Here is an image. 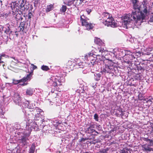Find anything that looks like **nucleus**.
Returning <instances> with one entry per match:
<instances>
[{"label":"nucleus","instance_id":"412c9836","mask_svg":"<svg viewBox=\"0 0 153 153\" xmlns=\"http://www.w3.org/2000/svg\"><path fill=\"white\" fill-rule=\"evenodd\" d=\"M53 4H51L49 5H48L47 6V7L45 10V12L47 13L48 12L53 10Z\"/></svg>","mask_w":153,"mask_h":153},{"label":"nucleus","instance_id":"473e14b6","mask_svg":"<svg viewBox=\"0 0 153 153\" xmlns=\"http://www.w3.org/2000/svg\"><path fill=\"white\" fill-rule=\"evenodd\" d=\"M67 8V7L65 5H62L60 9V11L63 13H64L66 11Z\"/></svg>","mask_w":153,"mask_h":153},{"label":"nucleus","instance_id":"a211bd4d","mask_svg":"<svg viewBox=\"0 0 153 153\" xmlns=\"http://www.w3.org/2000/svg\"><path fill=\"white\" fill-rule=\"evenodd\" d=\"M25 22L23 21L20 22V24L18 27V29H19V32L23 31L24 30L25 27Z\"/></svg>","mask_w":153,"mask_h":153},{"label":"nucleus","instance_id":"72a5a7b5","mask_svg":"<svg viewBox=\"0 0 153 153\" xmlns=\"http://www.w3.org/2000/svg\"><path fill=\"white\" fill-rule=\"evenodd\" d=\"M35 145L33 144H32L30 148V153H33L35 150Z\"/></svg>","mask_w":153,"mask_h":153},{"label":"nucleus","instance_id":"c756f323","mask_svg":"<svg viewBox=\"0 0 153 153\" xmlns=\"http://www.w3.org/2000/svg\"><path fill=\"white\" fill-rule=\"evenodd\" d=\"M134 81V80H130L128 82V84L131 86H133L135 87L137 85V84L136 83H133L132 82H133Z\"/></svg>","mask_w":153,"mask_h":153},{"label":"nucleus","instance_id":"f3484780","mask_svg":"<svg viewBox=\"0 0 153 153\" xmlns=\"http://www.w3.org/2000/svg\"><path fill=\"white\" fill-rule=\"evenodd\" d=\"M74 60H68V62L64 64V67L67 68H70V66L73 65V64L74 63Z\"/></svg>","mask_w":153,"mask_h":153},{"label":"nucleus","instance_id":"c03bdc74","mask_svg":"<svg viewBox=\"0 0 153 153\" xmlns=\"http://www.w3.org/2000/svg\"><path fill=\"white\" fill-rule=\"evenodd\" d=\"M121 107H119L117 110L116 112H118L120 114L123 111Z\"/></svg>","mask_w":153,"mask_h":153},{"label":"nucleus","instance_id":"f03ea898","mask_svg":"<svg viewBox=\"0 0 153 153\" xmlns=\"http://www.w3.org/2000/svg\"><path fill=\"white\" fill-rule=\"evenodd\" d=\"M37 126V124L34 121L30 119L28 120L27 122L26 123L25 129L23 132L26 136H29L33 129H36V128Z\"/></svg>","mask_w":153,"mask_h":153},{"label":"nucleus","instance_id":"79ce46f5","mask_svg":"<svg viewBox=\"0 0 153 153\" xmlns=\"http://www.w3.org/2000/svg\"><path fill=\"white\" fill-rule=\"evenodd\" d=\"M94 119L96 121H98V115L97 114H95L94 116Z\"/></svg>","mask_w":153,"mask_h":153},{"label":"nucleus","instance_id":"7ed1b4c3","mask_svg":"<svg viewBox=\"0 0 153 153\" xmlns=\"http://www.w3.org/2000/svg\"><path fill=\"white\" fill-rule=\"evenodd\" d=\"M12 15L13 17L14 18V19L16 20L17 23L20 20H22L23 19L22 12L17 8L15 10L14 9V10L12 11Z\"/></svg>","mask_w":153,"mask_h":153},{"label":"nucleus","instance_id":"2eb2a0df","mask_svg":"<svg viewBox=\"0 0 153 153\" xmlns=\"http://www.w3.org/2000/svg\"><path fill=\"white\" fill-rule=\"evenodd\" d=\"M111 15L107 12H105L102 13V18L103 20L105 21L107 19L110 18V17L111 16Z\"/></svg>","mask_w":153,"mask_h":153},{"label":"nucleus","instance_id":"a18cd8bd","mask_svg":"<svg viewBox=\"0 0 153 153\" xmlns=\"http://www.w3.org/2000/svg\"><path fill=\"white\" fill-rule=\"evenodd\" d=\"M13 82L14 84L16 85L19 83V80L13 79Z\"/></svg>","mask_w":153,"mask_h":153},{"label":"nucleus","instance_id":"a878e982","mask_svg":"<svg viewBox=\"0 0 153 153\" xmlns=\"http://www.w3.org/2000/svg\"><path fill=\"white\" fill-rule=\"evenodd\" d=\"M74 5L75 6H79L83 3L82 0H74Z\"/></svg>","mask_w":153,"mask_h":153},{"label":"nucleus","instance_id":"6ab92c4d","mask_svg":"<svg viewBox=\"0 0 153 153\" xmlns=\"http://www.w3.org/2000/svg\"><path fill=\"white\" fill-rule=\"evenodd\" d=\"M51 78L52 79L53 81V82L52 84V85L54 87H55L57 86L58 82L59 83V84L61 83L58 79H56V77H55L54 76H53Z\"/></svg>","mask_w":153,"mask_h":153},{"label":"nucleus","instance_id":"7c9ffc66","mask_svg":"<svg viewBox=\"0 0 153 153\" xmlns=\"http://www.w3.org/2000/svg\"><path fill=\"white\" fill-rule=\"evenodd\" d=\"M74 0H69L67 2L65 3L66 5L69 6L71 5L72 4H73L74 5Z\"/></svg>","mask_w":153,"mask_h":153},{"label":"nucleus","instance_id":"680f3d73","mask_svg":"<svg viewBox=\"0 0 153 153\" xmlns=\"http://www.w3.org/2000/svg\"><path fill=\"white\" fill-rule=\"evenodd\" d=\"M3 27L2 26L0 25V32H1V29Z\"/></svg>","mask_w":153,"mask_h":153},{"label":"nucleus","instance_id":"6e6d98bb","mask_svg":"<svg viewBox=\"0 0 153 153\" xmlns=\"http://www.w3.org/2000/svg\"><path fill=\"white\" fill-rule=\"evenodd\" d=\"M153 99V98L151 97V98H150L149 99V100H148L147 101V102H150V104H151L152 100Z\"/></svg>","mask_w":153,"mask_h":153},{"label":"nucleus","instance_id":"c85d7f7f","mask_svg":"<svg viewBox=\"0 0 153 153\" xmlns=\"http://www.w3.org/2000/svg\"><path fill=\"white\" fill-rule=\"evenodd\" d=\"M31 76V73H30L29 74H27L26 77H23L22 78L23 79V80L25 82L26 81H27Z\"/></svg>","mask_w":153,"mask_h":153},{"label":"nucleus","instance_id":"c9c22d12","mask_svg":"<svg viewBox=\"0 0 153 153\" xmlns=\"http://www.w3.org/2000/svg\"><path fill=\"white\" fill-rule=\"evenodd\" d=\"M129 149H128L124 148L120 150V153H129L128 151Z\"/></svg>","mask_w":153,"mask_h":153},{"label":"nucleus","instance_id":"0eeeda50","mask_svg":"<svg viewBox=\"0 0 153 153\" xmlns=\"http://www.w3.org/2000/svg\"><path fill=\"white\" fill-rule=\"evenodd\" d=\"M93 55V54L91 53H88L84 56V59L85 60L90 61L92 65H94L95 62V59Z\"/></svg>","mask_w":153,"mask_h":153},{"label":"nucleus","instance_id":"e2e57ef3","mask_svg":"<svg viewBox=\"0 0 153 153\" xmlns=\"http://www.w3.org/2000/svg\"><path fill=\"white\" fill-rule=\"evenodd\" d=\"M30 10H30V11H32V10L33 8V6H32V7H31V6H30Z\"/></svg>","mask_w":153,"mask_h":153},{"label":"nucleus","instance_id":"8fccbe9b","mask_svg":"<svg viewBox=\"0 0 153 153\" xmlns=\"http://www.w3.org/2000/svg\"><path fill=\"white\" fill-rule=\"evenodd\" d=\"M2 65L3 66V67L4 68V66L5 65L4 62L1 61V60H0V65ZM4 69H5L4 68Z\"/></svg>","mask_w":153,"mask_h":153},{"label":"nucleus","instance_id":"ddd939ff","mask_svg":"<svg viewBox=\"0 0 153 153\" xmlns=\"http://www.w3.org/2000/svg\"><path fill=\"white\" fill-rule=\"evenodd\" d=\"M148 144H145L142 146V150L146 152H151L153 151V149Z\"/></svg>","mask_w":153,"mask_h":153},{"label":"nucleus","instance_id":"49530a36","mask_svg":"<svg viewBox=\"0 0 153 153\" xmlns=\"http://www.w3.org/2000/svg\"><path fill=\"white\" fill-rule=\"evenodd\" d=\"M105 51V50H104V49L103 48H102L101 47L100 49L99 50V52L101 54H102L103 52H104Z\"/></svg>","mask_w":153,"mask_h":153},{"label":"nucleus","instance_id":"20e7f679","mask_svg":"<svg viewBox=\"0 0 153 153\" xmlns=\"http://www.w3.org/2000/svg\"><path fill=\"white\" fill-rule=\"evenodd\" d=\"M102 23L105 26L107 27H115L117 26V23L115 22L114 18L112 17V16L110 17V18L103 22Z\"/></svg>","mask_w":153,"mask_h":153},{"label":"nucleus","instance_id":"69168bd1","mask_svg":"<svg viewBox=\"0 0 153 153\" xmlns=\"http://www.w3.org/2000/svg\"><path fill=\"white\" fill-rule=\"evenodd\" d=\"M87 12H88V14H89V13H90V12H91V11L90 10L89 11V10H88V11L87 10Z\"/></svg>","mask_w":153,"mask_h":153},{"label":"nucleus","instance_id":"cd10ccee","mask_svg":"<svg viewBox=\"0 0 153 153\" xmlns=\"http://www.w3.org/2000/svg\"><path fill=\"white\" fill-rule=\"evenodd\" d=\"M26 3V1L25 0H19V5L21 8L24 6Z\"/></svg>","mask_w":153,"mask_h":153},{"label":"nucleus","instance_id":"9b49d317","mask_svg":"<svg viewBox=\"0 0 153 153\" xmlns=\"http://www.w3.org/2000/svg\"><path fill=\"white\" fill-rule=\"evenodd\" d=\"M135 54L134 53L130 56H125V59L124 60V61L128 64H131L133 59L135 58L134 56V55Z\"/></svg>","mask_w":153,"mask_h":153},{"label":"nucleus","instance_id":"f257e3e1","mask_svg":"<svg viewBox=\"0 0 153 153\" xmlns=\"http://www.w3.org/2000/svg\"><path fill=\"white\" fill-rule=\"evenodd\" d=\"M133 4V7L131 14H126L124 17V20L122 22V25L124 27L128 28L131 27V25H135L139 21H142L144 19L145 15L140 11V6L137 3V0H131Z\"/></svg>","mask_w":153,"mask_h":153},{"label":"nucleus","instance_id":"bf43d9fd","mask_svg":"<svg viewBox=\"0 0 153 153\" xmlns=\"http://www.w3.org/2000/svg\"><path fill=\"white\" fill-rule=\"evenodd\" d=\"M88 139H89L90 140L91 138L89 139V138H82V141H85V140H88Z\"/></svg>","mask_w":153,"mask_h":153},{"label":"nucleus","instance_id":"39448f33","mask_svg":"<svg viewBox=\"0 0 153 153\" xmlns=\"http://www.w3.org/2000/svg\"><path fill=\"white\" fill-rule=\"evenodd\" d=\"M114 67L112 65H105L102 67V71L105 73L113 74L115 72Z\"/></svg>","mask_w":153,"mask_h":153},{"label":"nucleus","instance_id":"052dcab7","mask_svg":"<svg viewBox=\"0 0 153 153\" xmlns=\"http://www.w3.org/2000/svg\"><path fill=\"white\" fill-rule=\"evenodd\" d=\"M27 83H25V82H24L23 84H22L21 85L23 86H24L26 85H27Z\"/></svg>","mask_w":153,"mask_h":153},{"label":"nucleus","instance_id":"2f4dec72","mask_svg":"<svg viewBox=\"0 0 153 153\" xmlns=\"http://www.w3.org/2000/svg\"><path fill=\"white\" fill-rule=\"evenodd\" d=\"M41 69L44 71H48L50 70V68L48 66L43 65L41 66Z\"/></svg>","mask_w":153,"mask_h":153},{"label":"nucleus","instance_id":"5fc2aeb1","mask_svg":"<svg viewBox=\"0 0 153 153\" xmlns=\"http://www.w3.org/2000/svg\"><path fill=\"white\" fill-rule=\"evenodd\" d=\"M31 65L33 66L32 69L33 70H35L37 68V67L36 66L34 65L33 64H32Z\"/></svg>","mask_w":153,"mask_h":153},{"label":"nucleus","instance_id":"393cba45","mask_svg":"<svg viewBox=\"0 0 153 153\" xmlns=\"http://www.w3.org/2000/svg\"><path fill=\"white\" fill-rule=\"evenodd\" d=\"M78 60H77L76 61L75 63L76 65H74V66H76L77 68H83V65H82V63L81 62H79Z\"/></svg>","mask_w":153,"mask_h":153},{"label":"nucleus","instance_id":"e433bc0d","mask_svg":"<svg viewBox=\"0 0 153 153\" xmlns=\"http://www.w3.org/2000/svg\"><path fill=\"white\" fill-rule=\"evenodd\" d=\"M89 19L88 18L85 16L84 14L80 16V21H81V22L86 19Z\"/></svg>","mask_w":153,"mask_h":153},{"label":"nucleus","instance_id":"3c124183","mask_svg":"<svg viewBox=\"0 0 153 153\" xmlns=\"http://www.w3.org/2000/svg\"><path fill=\"white\" fill-rule=\"evenodd\" d=\"M93 0H82V1L83 3H85L86 2H90L92 1Z\"/></svg>","mask_w":153,"mask_h":153},{"label":"nucleus","instance_id":"864d4df0","mask_svg":"<svg viewBox=\"0 0 153 153\" xmlns=\"http://www.w3.org/2000/svg\"><path fill=\"white\" fill-rule=\"evenodd\" d=\"M6 54H3L0 56V60H1L2 59L3 57H5Z\"/></svg>","mask_w":153,"mask_h":153},{"label":"nucleus","instance_id":"4468645a","mask_svg":"<svg viewBox=\"0 0 153 153\" xmlns=\"http://www.w3.org/2000/svg\"><path fill=\"white\" fill-rule=\"evenodd\" d=\"M34 16V12L33 11H30L29 10V12L27 15L25 16L26 18L27 19V21L30 22L31 20V18Z\"/></svg>","mask_w":153,"mask_h":153},{"label":"nucleus","instance_id":"dca6fc26","mask_svg":"<svg viewBox=\"0 0 153 153\" xmlns=\"http://www.w3.org/2000/svg\"><path fill=\"white\" fill-rule=\"evenodd\" d=\"M94 42L99 46H103L104 45V43L100 39L97 37H95L94 39Z\"/></svg>","mask_w":153,"mask_h":153},{"label":"nucleus","instance_id":"de8ad7c7","mask_svg":"<svg viewBox=\"0 0 153 153\" xmlns=\"http://www.w3.org/2000/svg\"><path fill=\"white\" fill-rule=\"evenodd\" d=\"M97 142L96 141V140L95 139L93 140L92 141H91L90 142V143L91 144H95L96 143H97Z\"/></svg>","mask_w":153,"mask_h":153},{"label":"nucleus","instance_id":"bb28decb","mask_svg":"<svg viewBox=\"0 0 153 153\" xmlns=\"http://www.w3.org/2000/svg\"><path fill=\"white\" fill-rule=\"evenodd\" d=\"M94 78L96 81H99L100 79L101 74L100 73H96L94 74Z\"/></svg>","mask_w":153,"mask_h":153},{"label":"nucleus","instance_id":"09e8293b","mask_svg":"<svg viewBox=\"0 0 153 153\" xmlns=\"http://www.w3.org/2000/svg\"><path fill=\"white\" fill-rule=\"evenodd\" d=\"M143 12L144 13H143L144 15H145L147 12V10L146 8H145L144 10H143Z\"/></svg>","mask_w":153,"mask_h":153},{"label":"nucleus","instance_id":"5701e85b","mask_svg":"<svg viewBox=\"0 0 153 153\" xmlns=\"http://www.w3.org/2000/svg\"><path fill=\"white\" fill-rule=\"evenodd\" d=\"M26 95L31 96L33 94V91L32 88H28L26 90Z\"/></svg>","mask_w":153,"mask_h":153},{"label":"nucleus","instance_id":"423d86ee","mask_svg":"<svg viewBox=\"0 0 153 153\" xmlns=\"http://www.w3.org/2000/svg\"><path fill=\"white\" fill-rule=\"evenodd\" d=\"M95 126V124L94 123H90L88 125H87L85 129L86 132L88 134H91L94 132H95L97 134H95L97 135L98 134V133L93 129L94 128Z\"/></svg>","mask_w":153,"mask_h":153},{"label":"nucleus","instance_id":"a19ab883","mask_svg":"<svg viewBox=\"0 0 153 153\" xmlns=\"http://www.w3.org/2000/svg\"><path fill=\"white\" fill-rule=\"evenodd\" d=\"M8 15L9 14H7L5 13H3L1 14L2 16L3 17H4L5 18L7 17Z\"/></svg>","mask_w":153,"mask_h":153},{"label":"nucleus","instance_id":"4be33fe9","mask_svg":"<svg viewBox=\"0 0 153 153\" xmlns=\"http://www.w3.org/2000/svg\"><path fill=\"white\" fill-rule=\"evenodd\" d=\"M125 112V111H123L122 112H121L120 114L118 112H116L115 114L117 117L120 116L123 118H126L128 116H126L125 114V113H124Z\"/></svg>","mask_w":153,"mask_h":153},{"label":"nucleus","instance_id":"ea45409f","mask_svg":"<svg viewBox=\"0 0 153 153\" xmlns=\"http://www.w3.org/2000/svg\"><path fill=\"white\" fill-rule=\"evenodd\" d=\"M109 150L108 148L104 149L100 151V153H107V152Z\"/></svg>","mask_w":153,"mask_h":153},{"label":"nucleus","instance_id":"338daca9","mask_svg":"<svg viewBox=\"0 0 153 153\" xmlns=\"http://www.w3.org/2000/svg\"><path fill=\"white\" fill-rule=\"evenodd\" d=\"M14 153L13 151H10L9 152V153Z\"/></svg>","mask_w":153,"mask_h":153},{"label":"nucleus","instance_id":"0e129e2a","mask_svg":"<svg viewBox=\"0 0 153 153\" xmlns=\"http://www.w3.org/2000/svg\"><path fill=\"white\" fill-rule=\"evenodd\" d=\"M82 153H91V152H83Z\"/></svg>","mask_w":153,"mask_h":153},{"label":"nucleus","instance_id":"58836bf2","mask_svg":"<svg viewBox=\"0 0 153 153\" xmlns=\"http://www.w3.org/2000/svg\"><path fill=\"white\" fill-rule=\"evenodd\" d=\"M138 98L140 100H144L143 95L142 94L140 93L138 95Z\"/></svg>","mask_w":153,"mask_h":153},{"label":"nucleus","instance_id":"603ef678","mask_svg":"<svg viewBox=\"0 0 153 153\" xmlns=\"http://www.w3.org/2000/svg\"><path fill=\"white\" fill-rule=\"evenodd\" d=\"M149 21L150 22H153V16H152L150 18V19L149 20Z\"/></svg>","mask_w":153,"mask_h":153},{"label":"nucleus","instance_id":"b1692460","mask_svg":"<svg viewBox=\"0 0 153 153\" xmlns=\"http://www.w3.org/2000/svg\"><path fill=\"white\" fill-rule=\"evenodd\" d=\"M30 6H31V7H32V5L29 4H27L26 3V4H25L24 6L21 8H22V10H24V11L27 10L30 8Z\"/></svg>","mask_w":153,"mask_h":153},{"label":"nucleus","instance_id":"1a4fd4ad","mask_svg":"<svg viewBox=\"0 0 153 153\" xmlns=\"http://www.w3.org/2000/svg\"><path fill=\"white\" fill-rule=\"evenodd\" d=\"M29 137L26 136L25 134H24V135L21 136L20 139H19L20 140V143L22 144V145L23 147H27L28 143L27 140H28L27 137Z\"/></svg>","mask_w":153,"mask_h":153},{"label":"nucleus","instance_id":"4d7b16f0","mask_svg":"<svg viewBox=\"0 0 153 153\" xmlns=\"http://www.w3.org/2000/svg\"><path fill=\"white\" fill-rule=\"evenodd\" d=\"M19 80V83H20L21 82H24V83L25 82L23 80V78H22V79H20Z\"/></svg>","mask_w":153,"mask_h":153},{"label":"nucleus","instance_id":"774afa93","mask_svg":"<svg viewBox=\"0 0 153 153\" xmlns=\"http://www.w3.org/2000/svg\"><path fill=\"white\" fill-rule=\"evenodd\" d=\"M96 86H97V85H94V86H93V87H94V88H96Z\"/></svg>","mask_w":153,"mask_h":153},{"label":"nucleus","instance_id":"aec40b11","mask_svg":"<svg viewBox=\"0 0 153 153\" xmlns=\"http://www.w3.org/2000/svg\"><path fill=\"white\" fill-rule=\"evenodd\" d=\"M143 140L147 142L148 143V145L149 146H153V139H149L147 138H144Z\"/></svg>","mask_w":153,"mask_h":153},{"label":"nucleus","instance_id":"13d9d810","mask_svg":"<svg viewBox=\"0 0 153 153\" xmlns=\"http://www.w3.org/2000/svg\"><path fill=\"white\" fill-rule=\"evenodd\" d=\"M15 35H16V36L17 37H18L19 35V34L18 33V31L17 30L15 31Z\"/></svg>","mask_w":153,"mask_h":153},{"label":"nucleus","instance_id":"f8f14e48","mask_svg":"<svg viewBox=\"0 0 153 153\" xmlns=\"http://www.w3.org/2000/svg\"><path fill=\"white\" fill-rule=\"evenodd\" d=\"M133 65V66L134 67L131 68L132 70L134 69L135 70L136 72H137V70L138 74H140L143 71L144 69L140 66H137L134 64Z\"/></svg>","mask_w":153,"mask_h":153},{"label":"nucleus","instance_id":"f704fd0d","mask_svg":"<svg viewBox=\"0 0 153 153\" xmlns=\"http://www.w3.org/2000/svg\"><path fill=\"white\" fill-rule=\"evenodd\" d=\"M4 112L3 111L2 108H0V117L2 118H4Z\"/></svg>","mask_w":153,"mask_h":153},{"label":"nucleus","instance_id":"9d476101","mask_svg":"<svg viewBox=\"0 0 153 153\" xmlns=\"http://www.w3.org/2000/svg\"><path fill=\"white\" fill-rule=\"evenodd\" d=\"M13 100L14 102L17 104L19 105V104L21 102L22 98L19 94L16 93L14 94Z\"/></svg>","mask_w":153,"mask_h":153},{"label":"nucleus","instance_id":"37998d69","mask_svg":"<svg viewBox=\"0 0 153 153\" xmlns=\"http://www.w3.org/2000/svg\"><path fill=\"white\" fill-rule=\"evenodd\" d=\"M149 129V131H150V133L153 134V124L150 126Z\"/></svg>","mask_w":153,"mask_h":153},{"label":"nucleus","instance_id":"4c0bfd02","mask_svg":"<svg viewBox=\"0 0 153 153\" xmlns=\"http://www.w3.org/2000/svg\"><path fill=\"white\" fill-rule=\"evenodd\" d=\"M134 53H132L130 51L126 50V51L125 56H130L134 54Z\"/></svg>","mask_w":153,"mask_h":153},{"label":"nucleus","instance_id":"6e6552de","mask_svg":"<svg viewBox=\"0 0 153 153\" xmlns=\"http://www.w3.org/2000/svg\"><path fill=\"white\" fill-rule=\"evenodd\" d=\"M88 20L89 19L81 22L82 25L85 27L86 29L88 30L92 29L93 27L92 24L89 22L88 21Z\"/></svg>","mask_w":153,"mask_h":153}]
</instances>
